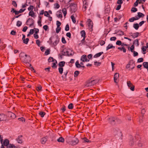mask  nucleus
Masks as SVG:
<instances>
[{
    "instance_id": "nucleus-51",
    "label": "nucleus",
    "mask_w": 148,
    "mask_h": 148,
    "mask_svg": "<svg viewBox=\"0 0 148 148\" xmlns=\"http://www.w3.org/2000/svg\"><path fill=\"white\" fill-rule=\"evenodd\" d=\"M48 61L49 62H53L54 60L53 57H50L48 59Z\"/></svg>"
},
{
    "instance_id": "nucleus-61",
    "label": "nucleus",
    "mask_w": 148,
    "mask_h": 148,
    "mask_svg": "<svg viewBox=\"0 0 148 148\" xmlns=\"http://www.w3.org/2000/svg\"><path fill=\"white\" fill-rule=\"evenodd\" d=\"M50 53V51L49 49H47L45 51V54L46 55H47Z\"/></svg>"
},
{
    "instance_id": "nucleus-1",
    "label": "nucleus",
    "mask_w": 148,
    "mask_h": 148,
    "mask_svg": "<svg viewBox=\"0 0 148 148\" xmlns=\"http://www.w3.org/2000/svg\"><path fill=\"white\" fill-rule=\"evenodd\" d=\"M99 81V80L97 79L92 80L90 79L86 82L85 86L87 87L91 86L97 83Z\"/></svg>"
},
{
    "instance_id": "nucleus-11",
    "label": "nucleus",
    "mask_w": 148,
    "mask_h": 148,
    "mask_svg": "<svg viewBox=\"0 0 148 148\" xmlns=\"http://www.w3.org/2000/svg\"><path fill=\"white\" fill-rule=\"evenodd\" d=\"M23 60L22 61L24 63L26 64H27L30 61V56H28L27 58H23Z\"/></svg>"
},
{
    "instance_id": "nucleus-46",
    "label": "nucleus",
    "mask_w": 148,
    "mask_h": 148,
    "mask_svg": "<svg viewBox=\"0 0 148 148\" xmlns=\"http://www.w3.org/2000/svg\"><path fill=\"white\" fill-rule=\"evenodd\" d=\"M34 8V6L33 5H31L28 8V10L29 11H32Z\"/></svg>"
},
{
    "instance_id": "nucleus-7",
    "label": "nucleus",
    "mask_w": 148,
    "mask_h": 148,
    "mask_svg": "<svg viewBox=\"0 0 148 148\" xmlns=\"http://www.w3.org/2000/svg\"><path fill=\"white\" fill-rule=\"evenodd\" d=\"M80 60L83 62H89V60L87 59V56L85 55L82 56L81 57Z\"/></svg>"
},
{
    "instance_id": "nucleus-26",
    "label": "nucleus",
    "mask_w": 148,
    "mask_h": 148,
    "mask_svg": "<svg viewBox=\"0 0 148 148\" xmlns=\"http://www.w3.org/2000/svg\"><path fill=\"white\" fill-rule=\"evenodd\" d=\"M57 141L59 142L63 143L64 141V139L62 137H60L57 140Z\"/></svg>"
},
{
    "instance_id": "nucleus-48",
    "label": "nucleus",
    "mask_w": 148,
    "mask_h": 148,
    "mask_svg": "<svg viewBox=\"0 0 148 148\" xmlns=\"http://www.w3.org/2000/svg\"><path fill=\"white\" fill-rule=\"evenodd\" d=\"M94 63V65L97 66H99L101 64V62L97 61L95 62Z\"/></svg>"
},
{
    "instance_id": "nucleus-24",
    "label": "nucleus",
    "mask_w": 148,
    "mask_h": 148,
    "mask_svg": "<svg viewBox=\"0 0 148 148\" xmlns=\"http://www.w3.org/2000/svg\"><path fill=\"white\" fill-rule=\"evenodd\" d=\"M65 62L64 61H61L58 64V65L60 67H62L64 66Z\"/></svg>"
},
{
    "instance_id": "nucleus-50",
    "label": "nucleus",
    "mask_w": 148,
    "mask_h": 148,
    "mask_svg": "<svg viewBox=\"0 0 148 148\" xmlns=\"http://www.w3.org/2000/svg\"><path fill=\"white\" fill-rule=\"evenodd\" d=\"M69 29V25L68 24H67L65 27V30L66 31H68Z\"/></svg>"
},
{
    "instance_id": "nucleus-25",
    "label": "nucleus",
    "mask_w": 148,
    "mask_h": 148,
    "mask_svg": "<svg viewBox=\"0 0 148 148\" xmlns=\"http://www.w3.org/2000/svg\"><path fill=\"white\" fill-rule=\"evenodd\" d=\"M133 27L135 29L138 30L139 27V24L137 23L134 24Z\"/></svg>"
},
{
    "instance_id": "nucleus-18",
    "label": "nucleus",
    "mask_w": 148,
    "mask_h": 148,
    "mask_svg": "<svg viewBox=\"0 0 148 148\" xmlns=\"http://www.w3.org/2000/svg\"><path fill=\"white\" fill-rule=\"evenodd\" d=\"M115 48L114 46H113L112 44H109L108 45V46L106 47V50H108V49H110L114 48V49Z\"/></svg>"
},
{
    "instance_id": "nucleus-30",
    "label": "nucleus",
    "mask_w": 148,
    "mask_h": 148,
    "mask_svg": "<svg viewBox=\"0 0 148 148\" xmlns=\"http://www.w3.org/2000/svg\"><path fill=\"white\" fill-rule=\"evenodd\" d=\"M69 51H66V52L64 51V50L62 51V54L63 55L67 56L68 54Z\"/></svg>"
},
{
    "instance_id": "nucleus-4",
    "label": "nucleus",
    "mask_w": 148,
    "mask_h": 148,
    "mask_svg": "<svg viewBox=\"0 0 148 148\" xmlns=\"http://www.w3.org/2000/svg\"><path fill=\"white\" fill-rule=\"evenodd\" d=\"M82 1L83 4L82 10L84 12H85V13H86V11L88 5L87 2V0H82Z\"/></svg>"
},
{
    "instance_id": "nucleus-19",
    "label": "nucleus",
    "mask_w": 148,
    "mask_h": 148,
    "mask_svg": "<svg viewBox=\"0 0 148 148\" xmlns=\"http://www.w3.org/2000/svg\"><path fill=\"white\" fill-rule=\"evenodd\" d=\"M103 52H101L98 53L96 54H95L94 56V58H97V57H99L102 54H103Z\"/></svg>"
},
{
    "instance_id": "nucleus-36",
    "label": "nucleus",
    "mask_w": 148,
    "mask_h": 148,
    "mask_svg": "<svg viewBox=\"0 0 148 148\" xmlns=\"http://www.w3.org/2000/svg\"><path fill=\"white\" fill-rule=\"evenodd\" d=\"M80 33L82 37H85L86 33L84 30H83L81 31Z\"/></svg>"
},
{
    "instance_id": "nucleus-55",
    "label": "nucleus",
    "mask_w": 148,
    "mask_h": 148,
    "mask_svg": "<svg viewBox=\"0 0 148 148\" xmlns=\"http://www.w3.org/2000/svg\"><path fill=\"white\" fill-rule=\"evenodd\" d=\"M61 28L60 27H57V28H56V32L57 33H58L60 31Z\"/></svg>"
},
{
    "instance_id": "nucleus-63",
    "label": "nucleus",
    "mask_w": 148,
    "mask_h": 148,
    "mask_svg": "<svg viewBox=\"0 0 148 148\" xmlns=\"http://www.w3.org/2000/svg\"><path fill=\"white\" fill-rule=\"evenodd\" d=\"M147 47L146 46H144L142 47V49L143 52H145L146 50Z\"/></svg>"
},
{
    "instance_id": "nucleus-52",
    "label": "nucleus",
    "mask_w": 148,
    "mask_h": 148,
    "mask_svg": "<svg viewBox=\"0 0 148 148\" xmlns=\"http://www.w3.org/2000/svg\"><path fill=\"white\" fill-rule=\"evenodd\" d=\"M116 44L117 45H122V42L120 40H117L116 42Z\"/></svg>"
},
{
    "instance_id": "nucleus-29",
    "label": "nucleus",
    "mask_w": 148,
    "mask_h": 148,
    "mask_svg": "<svg viewBox=\"0 0 148 148\" xmlns=\"http://www.w3.org/2000/svg\"><path fill=\"white\" fill-rule=\"evenodd\" d=\"M16 146L13 144H10L8 147H7V148H16Z\"/></svg>"
},
{
    "instance_id": "nucleus-10",
    "label": "nucleus",
    "mask_w": 148,
    "mask_h": 148,
    "mask_svg": "<svg viewBox=\"0 0 148 148\" xmlns=\"http://www.w3.org/2000/svg\"><path fill=\"white\" fill-rule=\"evenodd\" d=\"M130 34H131V36H132V38H137L139 36V33L138 32H136L134 33H130Z\"/></svg>"
},
{
    "instance_id": "nucleus-6",
    "label": "nucleus",
    "mask_w": 148,
    "mask_h": 148,
    "mask_svg": "<svg viewBox=\"0 0 148 148\" xmlns=\"http://www.w3.org/2000/svg\"><path fill=\"white\" fill-rule=\"evenodd\" d=\"M79 140L77 138H75L72 140L69 143L70 145H74L78 143Z\"/></svg>"
},
{
    "instance_id": "nucleus-15",
    "label": "nucleus",
    "mask_w": 148,
    "mask_h": 148,
    "mask_svg": "<svg viewBox=\"0 0 148 148\" xmlns=\"http://www.w3.org/2000/svg\"><path fill=\"white\" fill-rule=\"evenodd\" d=\"M119 75L118 73H116L114 75V82L116 83H117V82L116 81L117 79L119 78Z\"/></svg>"
},
{
    "instance_id": "nucleus-20",
    "label": "nucleus",
    "mask_w": 148,
    "mask_h": 148,
    "mask_svg": "<svg viewBox=\"0 0 148 148\" xmlns=\"http://www.w3.org/2000/svg\"><path fill=\"white\" fill-rule=\"evenodd\" d=\"M5 118V115L3 114H0V121H4Z\"/></svg>"
},
{
    "instance_id": "nucleus-33",
    "label": "nucleus",
    "mask_w": 148,
    "mask_h": 148,
    "mask_svg": "<svg viewBox=\"0 0 148 148\" xmlns=\"http://www.w3.org/2000/svg\"><path fill=\"white\" fill-rule=\"evenodd\" d=\"M117 34L120 36H122L124 35V33L122 31H119L117 32Z\"/></svg>"
},
{
    "instance_id": "nucleus-28",
    "label": "nucleus",
    "mask_w": 148,
    "mask_h": 148,
    "mask_svg": "<svg viewBox=\"0 0 148 148\" xmlns=\"http://www.w3.org/2000/svg\"><path fill=\"white\" fill-rule=\"evenodd\" d=\"M133 44L136 45V46H138L139 45L138 40L137 39L135 40L133 42Z\"/></svg>"
},
{
    "instance_id": "nucleus-14",
    "label": "nucleus",
    "mask_w": 148,
    "mask_h": 148,
    "mask_svg": "<svg viewBox=\"0 0 148 148\" xmlns=\"http://www.w3.org/2000/svg\"><path fill=\"white\" fill-rule=\"evenodd\" d=\"M134 62L132 60H130L128 64L126 65V68L127 69L129 68L131 66H132Z\"/></svg>"
},
{
    "instance_id": "nucleus-2",
    "label": "nucleus",
    "mask_w": 148,
    "mask_h": 148,
    "mask_svg": "<svg viewBox=\"0 0 148 148\" xmlns=\"http://www.w3.org/2000/svg\"><path fill=\"white\" fill-rule=\"evenodd\" d=\"M112 133L115 136H117L119 137H121L122 136L121 131L117 128H114L113 129Z\"/></svg>"
},
{
    "instance_id": "nucleus-23",
    "label": "nucleus",
    "mask_w": 148,
    "mask_h": 148,
    "mask_svg": "<svg viewBox=\"0 0 148 148\" xmlns=\"http://www.w3.org/2000/svg\"><path fill=\"white\" fill-rule=\"evenodd\" d=\"M30 20H32V23L31 24H29V25L30 26H32L33 25V24L34 23V20L32 18L31 19L30 18H29L26 21V23H27V25H28L27 23L29 22L28 21Z\"/></svg>"
},
{
    "instance_id": "nucleus-44",
    "label": "nucleus",
    "mask_w": 148,
    "mask_h": 148,
    "mask_svg": "<svg viewBox=\"0 0 148 148\" xmlns=\"http://www.w3.org/2000/svg\"><path fill=\"white\" fill-rule=\"evenodd\" d=\"M68 108L69 109H71L73 108V104L72 103H71L68 105Z\"/></svg>"
},
{
    "instance_id": "nucleus-34",
    "label": "nucleus",
    "mask_w": 148,
    "mask_h": 148,
    "mask_svg": "<svg viewBox=\"0 0 148 148\" xmlns=\"http://www.w3.org/2000/svg\"><path fill=\"white\" fill-rule=\"evenodd\" d=\"M138 15L140 18L141 17H143L144 16V15L142 13L140 12L138 13Z\"/></svg>"
},
{
    "instance_id": "nucleus-32",
    "label": "nucleus",
    "mask_w": 148,
    "mask_h": 148,
    "mask_svg": "<svg viewBox=\"0 0 148 148\" xmlns=\"http://www.w3.org/2000/svg\"><path fill=\"white\" fill-rule=\"evenodd\" d=\"M29 40V39L28 38H26V39H24L23 40V42L24 44H27Z\"/></svg>"
},
{
    "instance_id": "nucleus-31",
    "label": "nucleus",
    "mask_w": 148,
    "mask_h": 148,
    "mask_svg": "<svg viewBox=\"0 0 148 148\" xmlns=\"http://www.w3.org/2000/svg\"><path fill=\"white\" fill-rule=\"evenodd\" d=\"M39 114L41 117H43L45 115V112L41 111L39 112Z\"/></svg>"
},
{
    "instance_id": "nucleus-49",
    "label": "nucleus",
    "mask_w": 148,
    "mask_h": 148,
    "mask_svg": "<svg viewBox=\"0 0 148 148\" xmlns=\"http://www.w3.org/2000/svg\"><path fill=\"white\" fill-rule=\"evenodd\" d=\"M127 84L128 86L130 87L132 85V84L130 81H127Z\"/></svg>"
},
{
    "instance_id": "nucleus-57",
    "label": "nucleus",
    "mask_w": 148,
    "mask_h": 148,
    "mask_svg": "<svg viewBox=\"0 0 148 148\" xmlns=\"http://www.w3.org/2000/svg\"><path fill=\"white\" fill-rule=\"evenodd\" d=\"M139 1V0H137L134 3V7H136L138 5V2Z\"/></svg>"
},
{
    "instance_id": "nucleus-35",
    "label": "nucleus",
    "mask_w": 148,
    "mask_h": 148,
    "mask_svg": "<svg viewBox=\"0 0 148 148\" xmlns=\"http://www.w3.org/2000/svg\"><path fill=\"white\" fill-rule=\"evenodd\" d=\"M34 12L33 11H30L29 12V16H31L32 17H34Z\"/></svg>"
},
{
    "instance_id": "nucleus-53",
    "label": "nucleus",
    "mask_w": 148,
    "mask_h": 148,
    "mask_svg": "<svg viewBox=\"0 0 148 148\" xmlns=\"http://www.w3.org/2000/svg\"><path fill=\"white\" fill-rule=\"evenodd\" d=\"M61 25V23L59 21H56V25L57 27H59Z\"/></svg>"
},
{
    "instance_id": "nucleus-13",
    "label": "nucleus",
    "mask_w": 148,
    "mask_h": 148,
    "mask_svg": "<svg viewBox=\"0 0 148 148\" xmlns=\"http://www.w3.org/2000/svg\"><path fill=\"white\" fill-rule=\"evenodd\" d=\"M75 65L76 67L77 68H79L81 67L84 68L85 67L84 66H81L80 65V63L79 64V61L78 60H77L75 63Z\"/></svg>"
},
{
    "instance_id": "nucleus-54",
    "label": "nucleus",
    "mask_w": 148,
    "mask_h": 148,
    "mask_svg": "<svg viewBox=\"0 0 148 148\" xmlns=\"http://www.w3.org/2000/svg\"><path fill=\"white\" fill-rule=\"evenodd\" d=\"M12 4L15 7H17V4L15 1H13Z\"/></svg>"
},
{
    "instance_id": "nucleus-3",
    "label": "nucleus",
    "mask_w": 148,
    "mask_h": 148,
    "mask_svg": "<svg viewBox=\"0 0 148 148\" xmlns=\"http://www.w3.org/2000/svg\"><path fill=\"white\" fill-rule=\"evenodd\" d=\"M116 117L111 116L108 119V121L109 123L112 125H116Z\"/></svg>"
},
{
    "instance_id": "nucleus-12",
    "label": "nucleus",
    "mask_w": 148,
    "mask_h": 148,
    "mask_svg": "<svg viewBox=\"0 0 148 148\" xmlns=\"http://www.w3.org/2000/svg\"><path fill=\"white\" fill-rule=\"evenodd\" d=\"M47 140V138L46 137H44L42 138L40 140L41 143L42 145L45 144Z\"/></svg>"
},
{
    "instance_id": "nucleus-45",
    "label": "nucleus",
    "mask_w": 148,
    "mask_h": 148,
    "mask_svg": "<svg viewBox=\"0 0 148 148\" xmlns=\"http://www.w3.org/2000/svg\"><path fill=\"white\" fill-rule=\"evenodd\" d=\"M131 11L133 12H135L137 11V9L136 8L133 7L132 8Z\"/></svg>"
},
{
    "instance_id": "nucleus-22",
    "label": "nucleus",
    "mask_w": 148,
    "mask_h": 148,
    "mask_svg": "<svg viewBox=\"0 0 148 148\" xmlns=\"http://www.w3.org/2000/svg\"><path fill=\"white\" fill-rule=\"evenodd\" d=\"M143 65L144 68L148 69V62H144L143 63Z\"/></svg>"
},
{
    "instance_id": "nucleus-38",
    "label": "nucleus",
    "mask_w": 148,
    "mask_h": 148,
    "mask_svg": "<svg viewBox=\"0 0 148 148\" xmlns=\"http://www.w3.org/2000/svg\"><path fill=\"white\" fill-rule=\"evenodd\" d=\"M62 11L63 13L64 16H65L67 13L66 9L65 8L63 9H62Z\"/></svg>"
},
{
    "instance_id": "nucleus-8",
    "label": "nucleus",
    "mask_w": 148,
    "mask_h": 148,
    "mask_svg": "<svg viewBox=\"0 0 148 148\" xmlns=\"http://www.w3.org/2000/svg\"><path fill=\"white\" fill-rule=\"evenodd\" d=\"M7 114L8 117L11 118L12 119H14L16 117V115L14 113L10 112H8Z\"/></svg>"
},
{
    "instance_id": "nucleus-41",
    "label": "nucleus",
    "mask_w": 148,
    "mask_h": 148,
    "mask_svg": "<svg viewBox=\"0 0 148 148\" xmlns=\"http://www.w3.org/2000/svg\"><path fill=\"white\" fill-rule=\"evenodd\" d=\"M58 70L59 73L60 74H62L63 73V69L62 67H60L58 68Z\"/></svg>"
},
{
    "instance_id": "nucleus-21",
    "label": "nucleus",
    "mask_w": 148,
    "mask_h": 148,
    "mask_svg": "<svg viewBox=\"0 0 148 148\" xmlns=\"http://www.w3.org/2000/svg\"><path fill=\"white\" fill-rule=\"evenodd\" d=\"M56 16L57 17L59 18H62V15L61 12H57Z\"/></svg>"
},
{
    "instance_id": "nucleus-62",
    "label": "nucleus",
    "mask_w": 148,
    "mask_h": 148,
    "mask_svg": "<svg viewBox=\"0 0 148 148\" xmlns=\"http://www.w3.org/2000/svg\"><path fill=\"white\" fill-rule=\"evenodd\" d=\"M16 34V32L14 30H12L10 33L12 35H15Z\"/></svg>"
},
{
    "instance_id": "nucleus-39",
    "label": "nucleus",
    "mask_w": 148,
    "mask_h": 148,
    "mask_svg": "<svg viewBox=\"0 0 148 148\" xmlns=\"http://www.w3.org/2000/svg\"><path fill=\"white\" fill-rule=\"evenodd\" d=\"M21 54L23 55V58H27L28 56H29L27 55L26 54H25V53L24 52H21Z\"/></svg>"
},
{
    "instance_id": "nucleus-17",
    "label": "nucleus",
    "mask_w": 148,
    "mask_h": 148,
    "mask_svg": "<svg viewBox=\"0 0 148 148\" xmlns=\"http://www.w3.org/2000/svg\"><path fill=\"white\" fill-rule=\"evenodd\" d=\"M130 140L129 145L130 146H132L134 144V138L133 137H131Z\"/></svg>"
},
{
    "instance_id": "nucleus-64",
    "label": "nucleus",
    "mask_w": 148,
    "mask_h": 148,
    "mask_svg": "<svg viewBox=\"0 0 148 148\" xmlns=\"http://www.w3.org/2000/svg\"><path fill=\"white\" fill-rule=\"evenodd\" d=\"M34 38L36 39H38L39 38V36L37 34L35 33L34 35Z\"/></svg>"
},
{
    "instance_id": "nucleus-47",
    "label": "nucleus",
    "mask_w": 148,
    "mask_h": 148,
    "mask_svg": "<svg viewBox=\"0 0 148 148\" xmlns=\"http://www.w3.org/2000/svg\"><path fill=\"white\" fill-rule=\"evenodd\" d=\"M58 42H59V40H55L54 42H53V45L54 46H56L57 45V44L58 43Z\"/></svg>"
},
{
    "instance_id": "nucleus-27",
    "label": "nucleus",
    "mask_w": 148,
    "mask_h": 148,
    "mask_svg": "<svg viewBox=\"0 0 148 148\" xmlns=\"http://www.w3.org/2000/svg\"><path fill=\"white\" fill-rule=\"evenodd\" d=\"M116 124H120L121 123V120L116 117Z\"/></svg>"
},
{
    "instance_id": "nucleus-37",
    "label": "nucleus",
    "mask_w": 148,
    "mask_h": 148,
    "mask_svg": "<svg viewBox=\"0 0 148 148\" xmlns=\"http://www.w3.org/2000/svg\"><path fill=\"white\" fill-rule=\"evenodd\" d=\"M71 18L72 20L73 23H76V21L75 19V18L74 16H73V15H72L71 16Z\"/></svg>"
},
{
    "instance_id": "nucleus-40",
    "label": "nucleus",
    "mask_w": 148,
    "mask_h": 148,
    "mask_svg": "<svg viewBox=\"0 0 148 148\" xmlns=\"http://www.w3.org/2000/svg\"><path fill=\"white\" fill-rule=\"evenodd\" d=\"M79 71H75L74 72V77H76L79 74Z\"/></svg>"
},
{
    "instance_id": "nucleus-56",
    "label": "nucleus",
    "mask_w": 148,
    "mask_h": 148,
    "mask_svg": "<svg viewBox=\"0 0 148 148\" xmlns=\"http://www.w3.org/2000/svg\"><path fill=\"white\" fill-rule=\"evenodd\" d=\"M143 59L142 58H140L138 59L137 62H141L143 61Z\"/></svg>"
},
{
    "instance_id": "nucleus-5",
    "label": "nucleus",
    "mask_w": 148,
    "mask_h": 148,
    "mask_svg": "<svg viewBox=\"0 0 148 148\" xmlns=\"http://www.w3.org/2000/svg\"><path fill=\"white\" fill-rule=\"evenodd\" d=\"M88 25L89 28V30L90 31H92V27H93V23L92 21L90 19L88 20L87 21Z\"/></svg>"
},
{
    "instance_id": "nucleus-9",
    "label": "nucleus",
    "mask_w": 148,
    "mask_h": 148,
    "mask_svg": "<svg viewBox=\"0 0 148 148\" xmlns=\"http://www.w3.org/2000/svg\"><path fill=\"white\" fill-rule=\"evenodd\" d=\"M23 136L20 135L18 136L16 139V140L18 143L21 144L23 143Z\"/></svg>"
},
{
    "instance_id": "nucleus-58",
    "label": "nucleus",
    "mask_w": 148,
    "mask_h": 148,
    "mask_svg": "<svg viewBox=\"0 0 148 148\" xmlns=\"http://www.w3.org/2000/svg\"><path fill=\"white\" fill-rule=\"evenodd\" d=\"M134 45H132L130 47V50L132 52H133L134 51Z\"/></svg>"
},
{
    "instance_id": "nucleus-59",
    "label": "nucleus",
    "mask_w": 148,
    "mask_h": 148,
    "mask_svg": "<svg viewBox=\"0 0 148 148\" xmlns=\"http://www.w3.org/2000/svg\"><path fill=\"white\" fill-rule=\"evenodd\" d=\"M48 28V27L47 25H45L43 27V28L45 31H47Z\"/></svg>"
},
{
    "instance_id": "nucleus-43",
    "label": "nucleus",
    "mask_w": 148,
    "mask_h": 148,
    "mask_svg": "<svg viewBox=\"0 0 148 148\" xmlns=\"http://www.w3.org/2000/svg\"><path fill=\"white\" fill-rule=\"evenodd\" d=\"M22 25V22H21L18 21L16 23V25L18 27H20Z\"/></svg>"
},
{
    "instance_id": "nucleus-60",
    "label": "nucleus",
    "mask_w": 148,
    "mask_h": 148,
    "mask_svg": "<svg viewBox=\"0 0 148 148\" xmlns=\"http://www.w3.org/2000/svg\"><path fill=\"white\" fill-rule=\"evenodd\" d=\"M116 37L114 36L111 37L110 38V41H114L116 39Z\"/></svg>"
},
{
    "instance_id": "nucleus-16",
    "label": "nucleus",
    "mask_w": 148,
    "mask_h": 148,
    "mask_svg": "<svg viewBox=\"0 0 148 148\" xmlns=\"http://www.w3.org/2000/svg\"><path fill=\"white\" fill-rule=\"evenodd\" d=\"M9 140L7 139H6L4 140L3 145L4 146H6L7 148V147L9 144Z\"/></svg>"
},
{
    "instance_id": "nucleus-42",
    "label": "nucleus",
    "mask_w": 148,
    "mask_h": 148,
    "mask_svg": "<svg viewBox=\"0 0 148 148\" xmlns=\"http://www.w3.org/2000/svg\"><path fill=\"white\" fill-rule=\"evenodd\" d=\"M82 140H83V142H90V141L87 138H82Z\"/></svg>"
}]
</instances>
